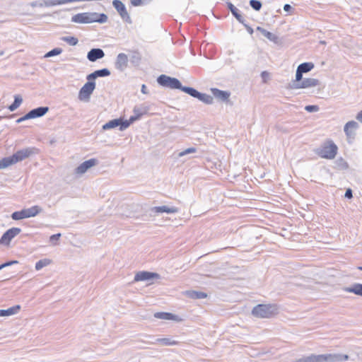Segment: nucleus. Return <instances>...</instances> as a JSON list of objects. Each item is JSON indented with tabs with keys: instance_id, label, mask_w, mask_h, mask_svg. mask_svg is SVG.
Instances as JSON below:
<instances>
[{
	"instance_id": "obj_1",
	"label": "nucleus",
	"mask_w": 362,
	"mask_h": 362,
	"mask_svg": "<svg viewBox=\"0 0 362 362\" xmlns=\"http://www.w3.org/2000/svg\"><path fill=\"white\" fill-rule=\"evenodd\" d=\"M349 356L341 354H310L303 356L296 362H341L347 361Z\"/></svg>"
},
{
	"instance_id": "obj_2",
	"label": "nucleus",
	"mask_w": 362,
	"mask_h": 362,
	"mask_svg": "<svg viewBox=\"0 0 362 362\" xmlns=\"http://www.w3.org/2000/svg\"><path fill=\"white\" fill-rule=\"evenodd\" d=\"M107 16L96 12L77 13L72 16L71 21L76 23H91L94 22L104 23L107 21Z\"/></svg>"
},
{
	"instance_id": "obj_3",
	"label": "nucleus",
	"mask_w": 362,
	"mask_h": 362,
	"mask_svg": "<svg viewBox=\"0 0 362 362\" xmlns=\"http://www.w3.org/2000/svg\"><path fill=\"white\" fill-rule=\"evenodd\" d=\"M276 312L277 308L274 305L259 304L252 309V314L257 317L267 318L275 315Z\"/></svg>"
},
{
	"instance_id": "obj_4",
	"label": "nucleus",
	"mask_w": 362,
	"mask_h": 362,
	"mask_svg": "<svg viewBox=\"0 0 362 362\" xmlns=\"http://www.w3.org/2000/svg\"><path fill=\"white\" fill-rule=\"evenodd\" d=\"M316 153L322 158L332 159L337 155V146L332 141H329L317 148Z\"/></svg>"
},
{
	"instance_id": "obj_5",
	"label": "nucleus",
	"mask_w": 362,
	"mask_h": 362,
	"mask_svg": "<svg viewBox=\"0 0 362 362\" xmlns=\"http://www.w3.org/2000/svg\"><path fill=\"white\" fill-rule=\"evenodd\" d=\"M157 81L160 86L172 89L181 90L182 88V86L178 79L163 74L158 76Z\"/></svg>"
},
{
	"instance_id": "obj_6",
	"label": "nucleus",
	"mask_w": 362,
	"mask_h": 362,
	"mask_svg": "<svg viewBox=\"0 0 362 362\" xmlns=\"http://www.w3.org/2000/svg\"><path fill=\"white\" fill-rule=\"evenodd\" d=\"M38 153V149L34 147L26 148L23 149H21L15 153L11 158L14 163L20 162L32 155L37 154Z\"/></svg>"
},
{
	"instance_id": "obj_7",
	"label": "nucleus",
	"mask_w": 362,
	"mask_h": 362,
	"mask_svg": "<svg viewBox=\"0 0 362 362\" xmlns=\"http://www.w3.org/2000/svg\"><path fill=\"white\" fill-rule=\"evenodd\" d=\"M95 88V83L94 81H88L86 83L78 93V99L81 101L88 102L90 95Z\"/></svg>"
},
{
	"instance_id": "obj_8",
	"label": "nucleus",
	"mask_w": 362,
	"mask_h": 362,
	"mask_svg": "<svg viewBox=\"0 0 362 362\" xmlns=\"http://www.w3.org/2000/svg\"><path fill=\"white\" fill-rule=\"evenodd\" d=\"M112 5L123 21L128 23H132L131 17L128 13L124 4L120 0H114L112 1Z\"/></svg>"
},
{
	"instance_id": "obj_9",
	"label": "nucleus",
	"mask_w": 362,
	"mask_h": 362,
	"mask_svg": "<svg viewBox=\"0 0 362 362\" xmlns=\"http://www.w3.org/2000/svg\"><path fill=\"white\" fill-rule=\"evenodd\" d=\"M119 127L120 131H124L126 129H127L129 125L127 120L123 121L121 118L120 119H115L109 121L108 122L105 123L103 126V130H108L110 129H114L115 127Z\"/></svg>"
},
{
	"instance_id": "obj_10",
	"label": "nucleus",
	"mask_w": 362,
	"mask_h": 362,
	"mask_svg": "<svg viewBox=\"0 0 362 362\" xmlns=\"http://www.w3.org/2000/svg\"><path fill=\"white\" fill-rule=\"evenodd\" d=\"M19 228H11L6 230L0 239V243L4 245H8L13 238L21 233Z\"/></svg>"
},
{
	"instance_id": "obj_11",
	"label": "nucleus",
	"mask_w": 362,
	"mask_h": 362,
	"mask_svg": "<svg viewBox=\"0 0 362 362\" xmlns=\"http://www.w3.org/2000/svg\"><path fill=\"white\" fill-rule=\"evenodd\" d=\"M148 107L145 105H141L139 106H135L133 110L134 115L131 116L129 120H127L129 125L130 126L134 122L140 119V117L146 114L148 111Z\"/></svg>"
},
{
	"instance_id": "obj_12",
	"label": "nucleus",
	"mask_w": 362,
	"mask_h": 362,
	"mask_svg": "<svg viewBox=\"0 0 362 362\" xmlns=\"http://www.w3.org/2000/svg\"><path fill=\"white\" fill-rule=\"evenodd\" d=\"M98 160L91 158L83 162L75 169V174L81 175L86 173L90 168L95 166L98 164Z\"/></svg>"
},
{
	"instance_id": "obj_13",
	"label": "nucleus",
	"mask_w": 362,
	"mask_h": 362,
	"mask_svg": "<svg viewBox=\"0 0 362 362\" xmlns=\"http://www.w3.org/2000/svg\"><path fill=\"white\" fill-rule=\"evenodd\" d=\"M154 279H159V274L154 272H150L146 271L139 272L135 276L134 281H150Z\"/></svg>"
},
{
	"instance_id": "obj_14",
	"label": "nucleus",
	"mask_w": 362,
	"mask_h": 362,
	"mask_svg": "<svg viewBox=\"0 0 362 362\" xmlns=\"http://www.w3.org/2000/svg\"><path fill=\"white\" fill-rule=\"evenodd\" d=\"M115 68L117 70L123 71L126 69L128 66V57L124 53H119L117 56V59L115 63Z\"/></svg>"
},
{
	"instance_id": "obj_15",
	"label": "nucleus",
	"mask_w": 362,
	"mask_h": 362,
	"mask_svg": "<svg viewBox=\"0 0 362 362\" xmlns=\"http://www.w3.org/2000/svg\"><path fill=\"white\" fill-rule=\"evenodd\" d=\"M150 211L155 214H158L161 213L175 214L179 211V209L175 206H168L164 205L151 207Z\"/></svg>"
},
{
	"instance_id": "obj_16",
	"label": "nucleus",
	"mask_w": 362,
	"mask_h": 362,
	"mask_svg": "<svg viewBox=\"0 0 362 362\" xmlns=\"http://www.w3.org/2000/svg\"><path fill=\"white\" fill-rule=\"evenodd\" d=\"M358 127V123L355 121L348 122L344 128V132L349 139H354L355 136V131Z\"/></svg>"
},
{
	"instance_id": "obj_17",
	"label": "nucleus",
	"mask_w": 362,
	"mask_h": 362,
	"mask_svg": "<svg viewBox=\"0 0 362 362\" xmlns=\"http://www.w3.org/2000/svg\"><path fill=\"white\" fill-rule=\"evenodd\" d=\"M105 56V52L102 49L93 48L91 49L87 54V59L90 62H95L98 59H102Z\"/></svg>"
},
{
	"instance_id": "obj_18",
	"label": "nucleus",
	"mask_w": 362,
	"mask_h": 362,
	"mask_svg": "<svg viewBox=\"0 0 362 362\" xmlns=\"http://www.w3.org/2000/svg\"><path fill=\"white\" fill-rule=\"evenodd\" d=\"M49 111L48 107H39L31 110L27 113L30 119L37 118L44 116Z\"/></svg>"
},
{
	"instance_id": "obj_19",
	"label": "nucleus",
	"mask_w": 362,
	"mask_h": 362,
	"mask_svg": "<svg viewBox=\"0 0 362 362\" xmlns=\"http://www.w3.org/2000/svg\"><path fill=\"white\" fill-rule=\"evenodd\" d=\"M213 95L222 102H227L229 100L230 93L228 91L221 90L214 88L211 89Z\"/></svg>"
},
{
	"instance_id": "obj_20",
	"label": "nucleus",
	"mask_w": 362,
	"mask_h": 362,
	"mask_svg": "<svg viewBox=\"0 0 362 362\" xmlns=\"http://www.w3.org/2000/svg\"><path fill=\"white\" fill-rule=\"evenodd\" d=\"M320 84V82L317 78H304L299 86L297 88V89H301V88H309L313 87H316Z\"/></svg>"
},
{
	"instance_id": "obj_21",
	"label": "nucleus",
	"mask_w": 362,
	"mask_h": 362,
	"mask_svg": "<svg viewBox=\"0 0 362 362\" xmlns=\"http://www.w3.org/2000/svg\"><path fill=\"white\" fill-rule=\"evenodd\" d=\"M75 1H83V0H44L40 7H52Z\"/></svg>"
},
{
	"instance_id": "obj_22",
	"label": "nucleus",
	"mask_w": 362,
	"mask_h": 362,
	"mask_svg": "<svg viewBox=\"0 0 362 362\" xmlns=\"http://www.w3.org/2000/svg\"><path fill=\"white\" fill-rule=\"evenodd\" d=\"M257 30L259 31L265 37H267L270 41L274 43H278L279 37L276 35L273 34L269 31H267L264 28L259 26L257 28Z\"/></svg>"
},
{
	"instance_id": "obj_23",
	"label": "nucleus",
	"mask_w": 362,
	"mask_h": 362,
	"mask_svg": "<svg viewBox=\"0 0 362 362\" xmlns=\"http://www.w3.org/2000/svg\"><path fill=\"white\" fill-rule=\"evenodd\" d=\"M343 290L346 292L353 293L356 295L362 296V284H354L351 287H344Z\"/></svg>"
},
{
	"instance_id": "obj_24",
	"label": "nucleus",
	"mask_w": 362,
	"mask_h": 362,
	"mask_svg": "<svg viewBox=\"0 0 362 362\" xmlns=\"http://www.w3.org/2000/svg\"><path fill=\"white\" fill-rule=\"evenodd\" d=\"M303 73H301L299 70H296V78L293 80L289 86L291 89H297V88L300 84L301 81L303 80Z\"/></svg>"
},
{
	"instance_id": "obj_25",
	"label": "nucleus",
	"mask_w": 362,
	"mask_h": 362,
	"mask_svg": "<svg viewBox=\"0 0 362 362\" xmlns=\"http://www.w3.org/2000/svg\"><path fill=\"white\" fill-rule=\"evenodd\" d=\"M27 218L34 217L42 211L39 206H33L28 209H24Z\"/></svg>"
},
{
	"instance_id": "obj_26",
	"label": "nucleus",
	"mask_w": 362,
	"mask_h": 362,
	"mask_svg": "<svg viewBox=\"0 0 362 362\" xmlns=\"http://www.w3.org/2000/svg\"><path fill=\"white\" fill-rule=\"evenodd\" d=\"M20 310V306L16 305L6 310H0V317H8L16 314Z\"/></svg>"
},
{
	"instance_id": "obj_27",
	"label": "nucleus",
	"mask_w": 362,
	"mask_h": 362,
	"mask_svg": "<svg viewBox=\"0 0 362 362\" xmlns=\"http://www.w3.org/2000/svg\"><path fill=\"white\" fill-rule=\"evenodd\" d=\"M186 295L192 299H202L207 296V294L204 292L195 291H188L186 292Z\"/></svg>"
},
{
	"instance_id": "obj_28",
	"label": "nucleus",
	"mask_w": 362,
	"mask_h": 362,
	"mask_svg": "<svg viewBox=\"0 0 362 362\" xmlns=\"http://www.w3.org/2000/svg\"><path fill=\"white\" fill-rule=\"evenodd\" d=\"M228 7L231 11L232 14L235 17V18L241 23H244L243 17L239 13L238 9L233 5L231 3L228 4Z\"/></svg>"
},
{
	"instance_id": "obj_29",
	"label": "nucleus",
	"mask_w": 362,
	"mask_h": 362,
	"mask_svg": "<svg viewBox=\"0 0 362 362\" xmlns=\"http://www.w3.org/2000/svg\"><path fill=\"white\" fill-rule=\"evenodd\" d=\"M314 68V64L312 62H304L300 64L297 69L301 73L305 74L310 71Z\"/></svg>"
},
{
	"instance_id": "obj_30",
	"label": "nucleus",
	"mask_w": 362,
	"mask_h": 362,
	"mask_svg": "<svg viewBox=\"0 0 362 362\" xmlns=\"http://www.w3.org/2000/svg\"><path fill=\"white\" fill-rule=\"evenodd\" d=\"M181 90L195 98H198L200 93L199 91L191 87L182 86Z\"/></svg>"
},
{
	"instance_id": "obj_31",
	"label": "nucleus",
	"mask_w": 362,
	"mask_h": 362,
	"mask_svg": "<svg viewBox=\"0 0 362 362\" xmlns=\"http://www.w3.org/2000/svg\"><path fill=\"white\" fill-rule=\"evenodd\" d=\"M197 99L208 105L212 104L214 103V98L206 93H200Z\"/></svg>"
},
{
	"instance_id": "obj_32",
	"label": "nucleus",
	"mask_w": 362,
	"mask_h": 362,
	"mask_svg": "<svg viewBox=\"0 0 362 362\" xmlns=\"http://www.w3.org/2000/svg\"><path fill=\"white\" fill-rule=\"evenodd\" d=\"M154 316L156 318L166 320H174L175 316L173 315L172 313H156Z\"/></svg>"
},
{
	"instance_id": "obj_33",
	"label": "nucleus",
	"mask_w": 362,
	"mask_h": 362,
	"mask_svg": "<svg viewBox=\"0 0 362 362\" xmlns=\"http://www.w3.org/2000/svg\"><path fill=\"white\" fill-rule=\"evenodd\" d=\"M15 164L11 156L6 157L0 160V169L6 168L11 165Z\"/></svg>"
},
{
	"instance_id": "obj_34",
	"label": "nucleus",
	"mask_w": 362,
	"mask_h": 362,
	"mask_svg": "<svg viewBox=\"0 0 362 362\" xmlns=\"http://www.w3.org/2000/svg\"><path fill=\"white\" fill-rule=\"evenodd\" d=\"M51 262L52 261L50 259H40V260H39L38 262H36V264H35V269L39 271L41 269H42L43 267L50 264Z\"/></svg>"
},
{
	"instance_id": "obj_35",
	"label": "nucleus",
	"mask_w": 362,
	"mask_h": 362,
	"mask_svg": "<svg viewBox=\"0 0 362 362\" xmlns=\"http://www.w3.org/2000/svg\"><path fill=\"white\" fill-rule=\"evenodd\" d=\"M11 218L13 220H21V219H23V218H26L27 217H26V215H25V210L23 209V210L19 211L13 212L11 214Z\"/></svg>"
},
{
	"instance_id": "obj_36",
	"label": "nucleus",
	"mask_w": 362,
	"mask_h": 362,
	"mask_svg": "<svg viewBox=\"0 0 362 362\" xmlns=\"http://www.w3.org/2000/svg\"><path fill=\"white\" fill-rule=\"evenodd\" d=\"M62 52V49L58 48V47L57 48H54V49H52L51 51L47 52L45 54L44 57L47 58V57H53V56L59 55Z\"/></svg>"
},
{
	"instance_id": "obj_37",
	"label": "nucleus",
	"mask_w": 362,
	"mask_h": 362,
	"mask_svg": "<svg viewBox=\"0 0 362 362\" xmlns=\"http://www.w3.org/2000/svg\"><path fill=\"white\" fill-rule=\"evenodd\" d=\"M62 40L72 46L76 45L78 42V39L74 37H63Z\"/></svg>"
},
{
	"instance_id": "obj_38",
	"label": "nucleus",
	"mask_w": 362,
	"mask_h": 362,
	"mask_svg": "<svg viewBox=\"0 0 362 362\" xmlns=\"http://www.w3.org/2000/svg\"><path fill=\"white\" fill-rule=\"evenodd\" d=\"M250 5L255 11H259L262 8V3L258 0H250Z\"/></svg>"
},
{
	"instance_id": "obj_39",
	"label": "nucleus",
	"mask_w": 362,
	"mask_h": 362,
	"mask_svg": "<svg viewBox=\"0 0 362 362\" xmlns=\"http://www.w3.org/2000/svg\"><path fill=\"white\" fill-rule=\"evenodd\" d=\"M197 152V148L194 147L188 148L181 152H180L177 155L178 157H182L185 155L189 154V153H194Z\"/></svg>"
},
{
	"instance_id": "obj_40",
	"label": "nucleus",
	"mask_w": 362,
	"mask_h": 362,
	"mask_svg": "<svg viewBox=\"0 0 362 362\" xmlns=\"http://www.w3.org/2000/svg\"><path fill=\"white\" fill-rule=\"evenodd\" d=\"M95 71L98 77H105L110 75V71L107 69H103Z\"/></svg>"
},
{
	"instance_id": "obj_41",
	"label": "nucleus",
	"mask_w": 362,
	"mask_h": 362,
	"mask_svg": "<svg viewBox=\"0 0 362 362\" xmlns=\"http://www.w3.org/2000/svg\"><path fill=\"white\" fill-rule=\"evenodd\" d=\"M61 235V233H57L51 235L49 238V242L51 244L53 245H57L58 244L57 241L59 240Z\"/></svg>"
},
{
	"instance_id": "obj_42",
	"label": "nucleus",
	"mask_w": 362,
	"mask_h": 362,
	"mask_svg": "<svg viewBox=\"0 0 362 362\" xmlns=\"http://www.w3.org/2000/svg\"><path fill=\"white\" fill-rule=\"evenodd\" d=\"M130 1H131V4L134 6H139L141 4H147L150 1H151V0H130Z\"/></svg>"
},
{
	"instance_id": "obj_43",
	"label": "nucleus",
	"mask_w": 362,
	"mask_h": 362,
	"mask_svg": "<svg viewBox=\"0 0 362 362\" xmlns=\"http://www.w3.org/2000/svg\"><path fill=\"white\" fill-rule=\"evenodd\" d=\"M319 107L317 105H307L305 107V110L308 112H315L319 110Z\"/></svg>"
},
{
	"instance_id": "obj_44",
	"label": "nucleus",
	"mask_w": 362,
	"mask_h": 362,
	"mask_svg": "<svg viewBox=\"0 0 362 362\" xmlns=\"http://www.w3.org/2000/svg\"><path fill=\"white\" fill-rule=\"evenodd\" d=\"M18 262L16 261V260H13V261L7 262L6 263L0 264V270L2 269L3 268H5L6 267H8V266H11V265H13V264H18Z\"/></svg>"
},
{
	"instance_id": "obj_45",
	"label": "nucleus",
	"mask_w": 362,
	"mask_h": 362,
	"mask_svg": "<svg viewBox=\"0 0 362 362\" xmlns=\"http://www.w3.org/2000/svg\"><path fill=\"white\" fill-rule=\"evenodd\" d=\"M23 102V99L20 95H16L14 96V101L13 103L17 105L18 107L21 105V104Z\"/></svg>"
},
{
	"instance_id": "obj_46",
	"label": "nucleus",
	"mask_w": 362,
	"mask_h": 362,
	"mask_svg": "<svg viewBox=\"0 0 362 362\" xmlns=\"http://www.w3.org/2000/svg\"><path fill=\"white\" fill-rule=\"evenodd\" d=\"M96 78H98V76H97L95 71H94L87 76L88 81H93V80H95Z\"/></svg>"
},
{
	"instance_id": "obj_47",
	"label": "nucleus",
	"mask_w": 362,
	"mask_h": 362,
	"mask_svg": "<svg viewBox=\"0 0 362 362\" xmlns=\"http://www.w3.org/2000/svg\"><path fill=\"white\" fill-rule=\"evenodd\" d=\"M163 345L165 346H173L176 344L175 341H161Z\"/></svg>"
},
{
	"instance_id": "obj_48",
	"label": "nucleus",
	"mask_w": 362,
	"mask_h": 362,
	"mask_svg": "<svg viewBox=\"0 0 362 362\" xmlns=\"http://www.w3.org/2000/svg\"><path fill=\"white\" fill-rule=\"evenodd\" d=\"M344 196H345V197L349 198V199L353 197L351 189H346Z\"/></svg>"
},
{
	"instance_id": "obj_49",
	"label": "nucleus",
	"mask_w": 362,
	"mask_h": 362,
	"mask_svg": "<svg viewBox=\"0 0 362 362\" xmlns=\"http://www.w3.org/2000/svg\"><path fill=\"white\" fill-rule=\"evenodd\" d=\"M26 119H30L29 117H27V114H26V115H25L23 117H21V118L18 119L16 120V122H17V123H21V122H22L23 121H25V120H26Z\"/></svg>"
},
{
	"instance_id": "obj_50",
	"label": "nucleus",
	"mask_w": 362,
	"mask_h": 362,
	"mask_svg": "<svg viewBox=\"0 0 362 362\" xmlns=\"http://www.w3.org/2000/svg\"><path fill=\"white\" fill-rule=\"evenodd\" d=\"M43 4V1H33L30 4V6L32 7H35V6H40V4Z\"/></svg>"
},
{
	"instance_id": "obj_51",
	"label": "nucleus",
	"mask_w": 362,
	"mask_h": 362,
	"mask_svg": "<svg viewBox=\"0 0 362 362\" xmlns=\"http://www.w3.org/2000/svg\"><path fill=\"white\" fill-rule=\"evenodd\" d=\"M18 107V106L16 104H14L13 103L8 107V109L10 111L13 112L14 110H16L17 108Z\"/></svg>"
},
{
	"instance_id": "obj_52",
	"label": "nucleus",
	"mask_w": 362,
	"mask_h": 362,
	"mask_svg": "<svg viewBox=\"0 0 362 362\" xmlns=\"http://www.w3.org/2000/svg\"><path fill=\"white\" fill-rule=\"evenodd\" d=\"M18 107V106L16 104H14L13 103L8 107V109L10 111L13 112L14 110H16L17 108Z\"/></svg>"
},
{
	"instance_id": "obj_53",
	"label": "nucleus",
	"mask_w": 362,
	"mask_h": 362,
	"mask_svg": "<svg viewBox=\"0 0 362 362\" xmlns=\"http://www.w3.org/2000/svg\"><path fill=\"white\" fill-rule=\"evenodd\" d=\"M261 76L262 78L264 79V81H266V78L269 77V73L267 71H262L261 74Z\"/></svg>"
},
{
	"instance_id": "obj_54",
	"label": "nucleus",
	"mask_w": 362,
	"mask_h": 362,
	"mask_svg": "<svg viewBox=\"0 0 362 362\" xmlns=\"http://www.w3.org/2000/svg\"><path fill=\"white\" fill-rule=\"evenodd\" d=\"M292 8L290 4H285L284 6V10L286 12L289 11Z\"/></svg>"
},
{
	"instance_id": "obj_55",
	"label": "nucleus",
	"mask_w": 362,
	"mask_h": 362,
	"mask_svg": "<svg viewBox=\"0 0 362 362\" xmlns=\"http://www.w3.org/2000/svg\"><path fill=\"white\" fill-rule=\"evenodd\" d=\"M356 119H357L359 122H362V110L358 113V115H357V116H356Z\"/></svg>"
},
{
	"instance_id": "obj_56",
	"label": "nucleus",
	"mask_w": 362,
	"mask_h": 362,
	"mask_svg": "<svg viewBox=\"0 0 362 362\" xmlns=\"http://www.w3.org/2000/svg\"><path fill=\"white\" fill-rule=\"evenodd\" d=\"M141 92L144 94H146L148 92H147V87L143 84L142 86H141Z\"/></svg>"
},
{
	"instance_id": "obj_57",
	"label": "nucleus",
	"mask_w": 362,
	"mask_h": 362,
	"mask_svg": "<svg viewBox=\"0 0 362 362\" xmlns=\"http://www.w3.org/2000/svg\"><path fill=\"white\" fill-rule=\"evenodd\" d=\"M243 24H244V25L246 27V28H247V31H248L250 34H252V33H253V29H252L251 27H250V26L247 25L246 24H245V23H243Z\"/></svg>"
},
{
	"instance_id": "obj_58",
	"label": "nucleus",
	"mask_w": 362,
	"mask_h": 362,
	"mask_svg": "<svg viewBox=\"0 0 362 362\" xmlns=\"http://www.w3.org/2000/svg\"><path fill=\"white\" fill-rule=\"evenodd\" d=\"M358 269L362 271V267H359Z\"/></svg>"
},
{
	"instance_id": "obj_59",
	"label": "nucleus",
	"mask_w": 362,
	"mask_h": 362,
	"mask_svg": "<svg viewBox=\"0 0 362 362\" xmlns=\"http://www.w3.org/2000/svg\"><path fill=\"white\" fill-rule=\"evenodd\" d=\"M321 43L325 44V41H321Z\"/></svg>"
}]
</instances>
